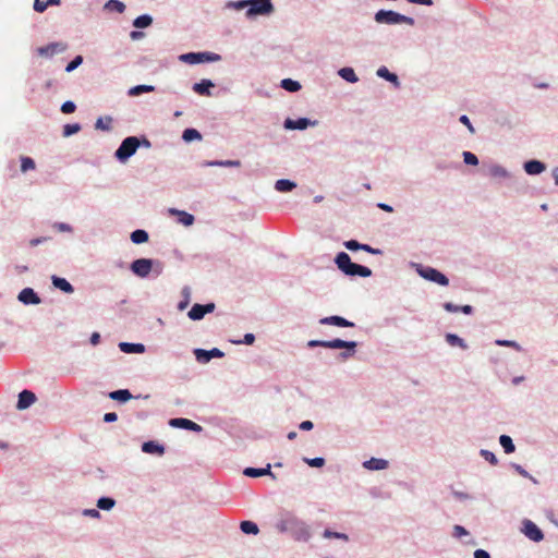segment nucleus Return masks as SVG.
I'll return each instance as SVG.
<instances>
[{
  "mask_svg": "<svg viewBox=\"0 0 558 558\" xmlns=\"http://www.w3.org/2000/svg\"><path fill=\"white\" fill-rule=\"evenodd\" d=\"M276 529L280 533H289L299 542H307L312 536L311 529L306 522L288 510L280 511Z\"/></svg>",
  "mask_w": 558,
  "mask_h": 558,
  "instance_id": "nucleus-1",
  "label": "nucleus"
},
{
  "mask_svg": "<svg viewBox=\"0 0 558 558\" xmlns=\"http://www.w3.org/2000/svg\"><path fill=\"white\" fill-rule=\"evenodd\" d=\"M307 345L310 348L322 347L326 349H344L343 352L339 354V357L343 361L352 357L355 354V349L357 343L355 341H345L342 339H332V340H311Z\"/></svg>",
  "mask_w": 558,
  "mask_h": 558,
  "instance_id": "nucleus-2",
  "label": "nucleus"
},
{
  "mask_svg": "<svg viewBox=\"0 0 558 558\" xmlns=\"http://www.w3.org/2000/svg\"><path fill=\"white\" fill-rule=\"evenodd\" d=\"M374 20L379 24L396 25L408 24L414 26L415 20L413 17L403 15L392 10H379L375 13Z\"/></svg>",
  "mask_w": 558,
  "mask_h": 558,
  "instance_id": "nucleus-3",
  "label": "nucleus"
},
{
  "mask_svg": "<svg viewBox=\"0 0 558 558\" xmlns=\"http://www.w3.org/2000/svg\"><path fill=\"white\" fill-rule=\"evenodd\" d=\"M247 10L245 16L253 19L255 16H268L274 13L275 7L271 0H247Z\"/></svg>",
  "mask_w": 558,
  "mask_h": 558,
  "instance_id": "nucleus-4",
  "label": "nucleus"
},
{
  "mask_svg": "<svg viewBox=\"0 0 558 558\" xmlns=\"http://www.w3.org/2000/svg\"><path fill=\"white\" fill-rule=\"evenodd\" d=\"M165 268V263L159 259L142 258V279H156Z\"/></svg>",
  "mask_w": 558,
  "mask_h": 558,
  "instance_id": "nucleus-5",
  "label": "nucleus"
},
{
  "mask_svg": "<svg viewBox=\"0 0 558 558\" xmlns=\"http://www.w3.org/2000/svg\"><path fill=\"white\" fill-rule=\"evenodd\" d=\"M140 147V138L136 136L126 137L120 147L116 151V157L120 161H125L132 155H134Z\"/></svg>",
  "mask_w": 558,
  "mask_h": 558,
  "instance_id": "nucleus-6",
  "label": "nucleus"
},
{
  "mask_svg": "<svg viewBox=\"0 0 558 558\" xmlns=\"http://www.w3.org/2000/svg\"><path fill=\"white\" fill-rule=\"evenodd\" d=\"M417 272L424 279L432 282H436L439 286L446 287L449 284L448 278L442 272L433 267L420 265L417 268Z\"/></svg>",
  "mask_w": 558,
  "mask_h": 558,
  "instance_id": "nucleus-7",
  "label": "nucleus"
},
{
  "mask_svg": "<svg viewBox=\"0 0 558 558\" xmlns=\"http://www.w3.org/2000/svg\"><path fill=\"white\" fill-rule=\"evenodd\" d=\"M318 124L317 120H311L308 118H299V119H286L283 122V128L286 130H305L308 126H316Z\"/></svg>",
  "mask_w": 558,
  "mask_h": 558,
  "instance_id": "nucleus-8",
  "label": "nucleus"
},
{
  "mask_svg": "<svg viewBox=\"0 0 558 558\" xmlns=\"http://www.w3.org/2000/svg\"><path fill=\"white\" fill-rule=\"evenodd\" d=\"M66 50V45L63 43H50L46 46L37 48V54L44 58H50L57 53H61Z\"/></svg>",
  "mask_w": 558,
  "mask_h": 558,
  "instance_id": "nucleus-9",
  "label": "nucleus"
},
{
  "mask_svg": "<svg viewBox=\"0 0 558 558\" xmlns=\"http://www.w3.org/2000/svg\"><path fill=\"white\" fill-rule=\"evenodd\" d=\"M169 424L172 427L183 428V429H187V430H193V432H196V433H199V432L203 430V427L201 425L196 424L195 422H193V421H191L189 418H184V417L171 418L169 421Z\"/></svg>",
  "mask_w": 558,
  "mask_h": 558,
  "instance_id": "nucleus-10",
  "label": "nucleus"
},
{
  "mask_svg": "<svg viewBox=\"0 0 558 558\" xmlns=\"http://www.w3.org/2000/svg\"><path fill=\"white\" fill-rule=\"evenodd\" d=\"M523 525H524L523 533L530 539H532L534 542H539L544 538V534H543L542 530L532 521L525 520L523 522Z\"/></svg>",
  "mask_w": 558,
  "mask_h": 558,
  "instance_id": "nucleus-11",
  "label": "nucleus"
},
{
  "mask_svg": "<svg viewBox=\"0 0 558 558\" xmlns=\"http://www.w3.org/2000/svg\"><path fill=\"white\" fill-rule=\"evenodd\" d=\"M485 174L492 178L509 179L511 175L502 166L498 163L484 165Z\"/></svg>",
  "mask_w": 558,
  "mask_h": 558,
  "instance_id": "nucleus-12",
  "label": "nucleus"
},
{
  "mask_svg": "<svg viewBox=\"0 0 558 558\" xmlns=\"http://www.w3.org/2000/svg\"><path fill=\"white\" fill-rule=\"evenodd\" d=\"M36 399L37 398L33 391L25 389L19 393L16 409L25 410V409L29 408L33 403H35Z\"/></svg>",
  "mask_w": 558,
  "mask_h": 558,
  "instance_id": "nucleus-13",
  "label": "nucleus"
},
{
  "mask_svg": "<svg viewBox=\"0 0 558 558\" xmlns=\"http://www.w3.org/2000/svg\"><path fill=\"white\" fill-rule=\"evenodd\" d=\"M142 451L148 454L161 457L165 453V446L158 441L149 440L142 444Z\"/></svg>",
  "mask_w": 558,
  "mask_h": 558,
  "instance_id": "nucleus-14",
  "label": "nucleus"
},
{
  "mask_svg": "<svg viewBox=\"0 0 558 558\" xmlns=\"http://www.w3.org/2000/svg\"><path fill=\"white\" fill-rule=\"evenodd\" d=\"M345 275L349 277L359 276V277L367 278V277L372 276V270L366 266L355 264L352 262V264L350 265V268L348 269Z\"/></svg>",
  "mask_w": 558,
  "mask_h": 558,
  "instance_id": "nucleus-15",
  "label": "nucleus"
},
{
  "mask_svg": "<svg viewBox=\"0 0 558 558\" xmlns=\"http://www.w3.org/2000/svg\"><path fill=\"white\" fill-rule=\"evenodd\" d=\"M319 323L322 325H332V326H338V327H353L354 326V323H352L341 316H337V315L324 317L319 320Z\"/></svg>",
  "mask_w": 558,
  "mask_h": 558,
  "instance_id": "nucleus-16",
  "label": "nucleus"
},
{
  "mask_svg": "<svg viewBox=\"0 0 558 558\" xmlns=\"http://www.w3.org/2000/svg\"><path fill=\"white\" fill-rule=\"evenodd\" d=\"M19 300L24 304H39L40 299L32 288L23 289L19 294Z\"/></svg>",
  "mask_w": 558,
  "mask_h": 558,
  "instance_id": "nucleus-17",
  "label": "nucleus"
},
{
  "mask_svg": "<svg viewBox=\"0 0 558 558\" xmlns=\"http://www.w3.org/2000/svg\"><path fill=\"white\" fill-rule=\"evenodd\" d=\"M546 169V166L544 162L538 160H529L524 162V170L530 175H536L542 173Z\"/></svg>",
  "mask_w": 558,
  "mask_h": 558,
  "instance_id": "nucleus-18",
  "label": "nucleus"
},
{
  "mask_svg": "<svg viewBox=\"0 0 558 558\" xmlns=\"http://www.w3.org/2000/svg\"><path fill=\"white\" fill-rule=\"evenodd\" d=\"M389 465L388 461L385 459L371 458L363 462V466L367 470L372 471H380L387 469Z\"/></svg>",
  "mask_w": 558,
  "mask_h": 558,
  "instance_id": "nucleus-19",
  "label": "nucleus"
},
{
  "mask_svg": "<svg viewBox=\"0 0 558 558\" xmlns=\"http://www.w3.org/2000/svg\"><path fill=\"white\" fill-rule=\"evenodd\" d=\"M214 87V83L210 80H202L193 85V90L202 96H211L210 88Z\"/></svg>",
  "mask_w": 558,
  "mask_h": 558,
  "instance_id": "nucleus-20",
  "label": "nucleus"
},
{
  "mask_svg": "<svg viewBox=\"0 0 558 558\" xmlns=\"http://www.w3.org/2000/svg\"><path fill=\"white\" fill-rule=\"evenodd\" d=\"M335 263L337 267L345 275V272L350 268V265L352 264V260L348 253L340 252L337 254Z\"/></svg>",
  "mask_w": 558,
  "mask_h": 558,
  "instance_id": "nucleus-21",
  "label": "nucleus"
},
{
  "mask_svg": "<svg viewBox=\"0 0 558 558\" xmlns=\"http://www.w3.org/2000/svg\"><path fill=\"white\" fill-rule=\"evenodd\" d=\"M335 263L337 267L345 275V272L350 268V265L352 264V260L348 253L340 252L337 254Z\"/></svg>",
  "mask_w": 558,
  "mask_h": 558,
  "instance_id": "nucleus-22",
  "label": "nucleus"
},
{
  "mask_svg": "<svg viewBox=\"0 0 558 558\" xmlns=\"http://www.w3.org/2000/svg\"><path fill=\"white\" fill-rule=\"evenodd\" d=\"M202 167H226V168H238L241 166L240 160H211L203 161Z\"/></svg>",
  "mask_w": 558,
  "mask_h": 558,
  "instance_id": "nucleus-23",
  "label": "nucleus"
},
{
  "mask_svg": "<svg viewBox=\"0 0 558 558\" xmlns=\"http://www.w3.org/2000/svg\"><path fill=\"white\" fill-rule=\"evenodd\" d=\"M169 211L171 215L177 216L178 222L183 226L189 227V226L193 225V222H194V216L186 211L174 209V208L170 209Z\"/></svg>",
  "mask_w": 558,
  "mask_h": 558,
  "instance_id": "nucleus-24",
  "label": "nucleus"
},
{
  "mask_svg": "<svg viewBox=\"0 0 558 558\" xmlns=\"http://www.w3.org/2000/svg\"><path fill=\"white\" fill-rule=\"evenodd\" d=\"M377 76L392 83L396 87L400 86V82L398 76L395 73H391L386 66H380L377 72Z\"/></svg>",
  "mask_w": 558,
  "mask_h": 558,
  "instance_id": "nucleus-25",
  "label": "nucleus"
},
{
  "mask_svg": "<svg viewBox=\"0 0 558 558\" xmlns=\"http://www.w3.org/2000/svg\"><path fill=\"white\" fill-rule=\"evenodd\" d=\"M52 284L65 293H72L74 291L72 284L64 278L52 276Z\"/></svg>",
  "mask_w": 558,
  "mask_h": 558,
  "instance_id": "nucleus-26",
  "label": "nucleus"
},
{
  "mask_svg": "<svg viewBox=\"0 0 558 558\" xmlns=\"http://www.w3.org/2000/svg\"><path fill=\"white\" fill-rule=\"evenodd\" d=\"M244 474L250 477H259L263 475H270L274 477V474L270 471V465L268 464L266 468H246L244 470Z\"/></svg>",
  "mask_w": 558,
  "mask_h": 558,
  "instance_id": "nucleus-27",
  "label": "nucleus"
},
{
  "mask_svg": "<svg viewBox=\"0 0 558 558\" xmlns=\"http://www.w3.org/2000/svg\"><path fill=\"white\" fill-rule=\"evenodd\" d=\"M109 398L118 402H128L133 399L132 393L128 389H120L109 393Z\"/></svg>",
  "mask_w": 558,
  "mask_h": 558,
  "instance_id": "nucleus-28",
  "label": "nucleus"
},
{
  "mask_svg": "<svg viewBox=\"0 0 558 558\" xmlns=\"http://www.w3.org/2000/svg\"><path fill=\"white\" fill-rule=\"evenodd\" d=\"M202 52H187L183 53L179 57V59L187 64H198L203 63Z\"/></svg>",
  "mask_w": 558,
  "mask_h": 558,
  "instance_id": "nucleus-29",
  "label": "nucleus"
},
{
  "mask_svg": "<svg viewBox=\"0 0 558 558\" xmlns=\"http://www.w3.org/2000/svg\"><path fill=\"white\" fill-rule=\"evenodd\" d=\"M338 75L349 83H356L359 81V77L355 74L354 70L350 66L341 68L338 71Z\"/></svg>",
  "mask_w": 558,
  "mask_h": 558,
  "instance_id": "nucleus-30",
  "label": "nucleus"
},
{
  "mask_svg": "<svg viewBox=\"0 0 558 558\" xmlns=\"http://www.w3.org/2000/svg\"><path fill=\"white\" fill-rule=\"evenodd\" d=\"M446 341L451 347H459L462 350H466L468 349L466 342L461 337H459L456 333H447L446 335Z\"/></svg>",
  "mask_w": 558,
  "mask_h": 558,
  "instance_id": "nucleus-31",
  "label": "nucleus"
},
{
  "mask_svg": "<svg viewBox=\"0 0 558 558\" xmlns=\"http://www.w3.org/2000/svg\"><path fill=\"white\" fill-rule=\"evenodd\" d=\"M296 187V184L293 181L287 180V179H280L277 180L275 183V189L278 192H291L293 189Z\"/></svg>",
  "mask_w": 558,
  "mask_h": 558,
  "instance_id": "nucleus-32",
  "label": "nucleus"
},
{
  "mask_svg": "<svg viewBox=\"0 0 558 558\" xmlns=\"http://www.w3.org/2000/svg\"><path fill=\"white\" fill-rule=\"evenodd\" d=\"M280 86L290 93H295L301 89V84L298 81H294L292 78H283L280 83Z\"/></svg>",
  "mask_w": 558,
  "mask_h": 558,
  "instance_id": "nucleus-33",
  "label": "nucleus"
},
{
  "mask_svg": "<svg viewBox=\"0 0 558 558\" xmlns=\"http://www.w3.org/2000/svg\"><path fill=\"white\" fill-rule=\"evenodd\" d=\"M181 295H182V300L179 302L178 304V310L179 311H184L190 302H191V289L190 287L185 286L182 288V291H181Z\"/></svg>",
  "mask_w": 558,
  "mask_h": 558,
  "instance_id": "nucleus-34",
  "label": "nucleus"
},
{
  "mask_svg": "<svg viewBox=\"0 0 558 558\" xmlns=\"http://www.w3.org/2000/svg\"><path fill=\"white\" fill-rule=\"evenodd\" d=\"M499 444L504 448L505 452L508 454L514 452V450H515V446H514L511 437L508 435H501L499 437Z\"/></svg>",
  "mask_w": 558,
  "mask_h": 558,
  "instance_id": "nucleus-35",
  "label": "nucleus"
},
{
  "mask_svg": "<svg viewBox=\"0 0 558 558\" xmlns=\"http://www.w3.org/2000/svg\"><path fill=\"white\" fill-rule=\"evenodd\" d=\"M240 529L244 534L256 535L259 532L257 524L253 521H242L240 523Z\"/></svg>",
  "mask_w": 558,
  "mask_h": 558,
  "instance_id": "nucleus-36",
  "label": "nucleus"
},
{
  "mask_svg": "<svg viewBox=\"0 0 558 558\" xmlns=\"http://www.w3.org/2000/svg\"><path fill=\"white\" fill-rule=\"evenodd\" d=\"M206 314L204 313V310L202 307V304H194L192 308L189 311L187 316L192 320H199L202 319Z\"/></svg>",
  "mask_w": 558,
  "mask_h": 558,
  "instance_id": "nucleus-37",
  "label": "nucleus"
},
{
  "mask_svg": "<svg viewBox=\"0 0 558 558\" xmlns=\"http://www.w3.org/2000/svg\"><path fill=\"white\" fill-rule=\"evenodd\" d=\"M182 138L189 143L195 140H202V134L196 129L189 128L183 131Z\"/></svg>",
  "mask_w": 558,
  "mask_h": 558,
  "instance_id": "nucleus-38",
  "label": "nucleus"
},
{
  "mask_svg": "<svg viewBox=\"0 0 558 558\" xmlns=\"http://www.w3.org/2000/svg\"><path fill=\"white\" fill-rule=\"evenodd\" d=\"M105 10L107 11H116L118 13H122L125 9V5L123 2L119 1V0H109L105 7H104Z\"/></svg>",
  "mask_w": 558,
  "mask_h": 558,
  "instance_id": "nucleus-39",
  "label": "nucleus"
},
{
  "mask_svg": "<svg viewBox=\"0 0 558 558\" xmlns=\"http://www.w3.org/2000/svg\"><path fill=\"white\" fill-rule=\"evenodd\" d=\"M194 355H195L196 361L201 364H206L211 360L209 350L195 349Z\"/></svg>",
  "mask_w": 558,
  "mask_h": 558,
  "instance_id": "nucleus-40",
  "label": "nucleus"
},
{
  "mask_svg": "<svg viewBox=\"0 0 558 558\" xmlns=\"http://www.w3.org/2000/svg\"><path fill=\"white\" fill-rule=\"evenodd\" d=\"M35 168H36V163L34 161V159H32L31 157H27V156L21 157V171L22 172H27L29 170H34Z\"/></svg>",
  "mask_w": 558,
  "mask_h": 558,
  "instance_id": "nucleus-41",
  "label": "nucleus"
},
{
  "mask_svg": "<svg viewBox=\"0 0 558 558\" xmlns=\"http://www.w3.org/2000/svg\"><path fill=\"white\" fill-rule=\"evenodd\" d=\"M495 344H497L499 347L511 348V349H514L518 352L523 351L522 347L517 341H513V340L497 339V340H495Z\"/></svg>",
  "mask_w": 558,
  "mask_h": 558,
  "instance_id": "nucleus-42",
  "label": "nucleus"
},
{
  "mask_svg": "<svg viewBox=\"0 0 558 558\" xmlns=\"http://www.w3.org/2000/svg\"><path fill=\"white\" fill-rule=\"evenodd\" d=\"M119 348L124 353H140V343L120 342Z\"/></svg>",
  "mask_w": 558,
  "mask_h": 558,
  "instance_id": "nucleus-43",
  "label": "nucleus"
},
{
  "mask_svg": "<svg viewBox=\"0 0 558 558\" xmlns=\"http://www.w3.org/2000/svg\"><path fill=\"white\" fill-rule=\"evenodd\" d=\"M116 501L112 498L109 497H101L97 501V507L102 510H110L113 508Z\"/></svg>",
  "mask_w": 558,
  "mask_h": 558,
  "instance_id": "nucleus-44",
  "label": "nucleus"
},
{
  "mask_svg": "<svg viewBox=\"0 0 558 558\" xmlns=\"http://www.w3.org/2000/svg\"><path fill=\"white\" fill-rule=\"evenodd\" d=\"M112 119L110 117L99 118L96 122V128L108 131L111 129Z\"/></svg>",
  "mask_w": 558,
  "mask_h": 558,
  "instance_id": "nucleus-45",
  "label": "nucleus"
},
{
  "mask_svg": "<svg viewBox=\"0 0 558 558\" xmlns=\"http://www.w3.org/2000/svg\"><path fill=\"white\" fill-rule=\"evenodd\" d=\"M323 535H324V537H326V538H339V539H343V541H345V542L349 539V537H348V535H347V534H344V533H339V532H332V531H331V530H329V529H326V530L324 531V534H323Z\"/></svg>",
  "mask_w": 558,
  "mask_h": 558,
  "instance_id": "nucleus-46",
  "label": "nucleus"
},
{
  "mask_svg": "<svg viewBox=\"0 0 558 558\" xmlns=\"http://www.w3.org/2000/svg\"><path fill=\"white\" fill-rule=\"evenodd\" d=\"M481 457H483L486 461H488L492 465H496L498 463V460L496 456L486 449H482L480 452Z\"/></svg>",
  "mask_w": 558,
  "mask_h": 558,
  "instance_id": "nucleus-47",
  "label": "nucleus"
},
{
  "mask_svg": "<svg viewBox=\"0 0 558 558\" xmlns=\"http://www.w3.org/2000/svg\"><path fill=\"white\" fill-rule=\"evenodd\" d=\"M463 160L466 165L470 166L478 165V158L471 151H463Z\"/></svg>",
  "mask_w": 558,
  "mask_h": 558,
  "instance_id": "nucleus-48",
  "label": "nucleus"
},
{
  "mask_svg": "<svg viewBox=\"0 0 558 558\" xmlns=\"http://www.w3.org/2000/svg\"><path fill=\"white\" fill-rule=\"evenodd\" d=\"M248 2L247 0H238V1H229L227 3L228 9H234V10H242L247 7Z\"/></svg>",
  "mask_w": 558,
  "mask_h": 558,
  "instance_id": "nucleus-49",
  "label": "nucleus"
},
{
  "mask_svg": "<svg viewBox=\"0 0 558 558\" xmlns=\"http://www.w3.org/2000/svg\"><path fill=\"white\" fill-rule=\"evenodd\" d=\"M202 54L203 62H217L221 60V56L215 52L205 51Z\"/></svg>",
  "mask_w": 558,
  "mask_h": 558,
  "instance_id": "nucleus-50",
  "label": "nucleus"
},
{
  "mask_svg": "<svg viewBox=\"0 0 558 558\" xmlns=\"http://www.w3.org/2000/svg\"><path fill=\"white\" fill-rule=\"evenodd\" d=\"M80 130H81V126L77 123L65 124L63 128V135L64 136L73 135V134L77 133Z\"/></svg>",
  "mask_w": 558,
  "mask_h": 558,
  "instance_id": "nucleus-51",
  "label": "nucleus"
},
{
  "mask_svg": "<svg viewBox=\"0 0 558 558\" xmlns=\"http://www.w3.org/2000/svg\"><path fill=\"white\" fill-rule=\"evenodd\" d=\"M304 462L313 468H322L323 465H325V459L320 457L313 459L305 458Z\"/></svg>",
  "mask_w": 558,
  "mask_h": 558,
  "instance_id": "nucleus-52",
  "label": "nucleus"
},
{
  "mask_svg": "<svg viewBox=\"0 0 558 558\" xmlns=\"http://www.w3.org/2000/svg\"><path fill=\"white\" fill-rule=\"evenodd\" d=\"M83 62V58L81 56L75 57L65 68L66 72H72Z\"/></svg>",
  "mask_w": 558,
  "mask_h": 558,
  "instance_id": "nucleus-53",
  "label": "nucleus"
},
{
  "mask_svg": "<svg viewBox=\"0 0 558 558\" xmlns=\"http://www.w3.org/2000/svg\"><path fill=\"white\" fill-rule=\"evenodd\" d=\"M468 534H469V532L462 525L456 524L453 526V531H452L453 537L460 538L461 536L468 535Z\"/></svg>",
  "mask_w": 558,
  "mask_h": 558,
  "instance_id": "nucleus-54",
  "label": "nucleus"
},
{
  "mask_svg": "<svg viewBox=\"0 0 558 558\" xmlns=\"http://www.w3.org/2000/svg\"><path fill=\"white\" fill-rule=\"evenodd\" d=\"M75 109H76L75 104H74L73 101H70V100H69V101L63 102V104H62V106H61V111H62L63 113H66V114H68V113H72V112H74V111H75Z\"/></svg>",
  "mask_w": 558,
  "mask_h": 558,
  "instance_id": "nucleus-55",
  "label": "nucleus"
},
{
  "mask_svg": "<svg viewBox=\"0 0 558 558\" xmlns=\"http://www.w3.org/2000/svg\"><path fill=\"white\" fill-rule=\"evenodd\" d=\"M255 341V336L253 333H245L244 335V338L243 340H239V341H233V343H236V344H247V345H252Z\"/></svg>",
  "mask_w": 558,
  "mask_h": 558,
  "instance_id": "nucleus-56",
  "label": "nucleus"
},
{
  "mask_svg": "<svg viewBox=\"0 0 558 558\" xmlns=\"http://www.w3.org/2000/svg\"><path fill=\"white\" fill-rule=\"evenodd\" d=\"M344 246L350 251H357L360 247H362V244L356 240H349L344 242Z\"/></svg>",
  "mask_w": 558,
  "mask_h": 558,
  "instance_id": "nucleus-57",
  "label": "nucleus"
},
{
  "mask_svg": "<svg viewBox=\"0 0 558 558\" xmlns=\"http://www.w3.org/2000/svg\"><path fill=\"white\" fill-rule=\"evenodd\" d=\"M47 8H48V5L46 4V1H41V0L34 1V10L36 12L43 13L44 11H46Z\"/></svg>",
  "mask_w": 558,
  "mask_h": 558,
  "instance_id": "nucleus-58",
  "label": "nucleus"
},
{
  "mask_svg": "<svg viewBox=\"0 0 558 558\" xmlns=\"http://www.w3.org/2000/svg\"><path fill=\"white\" fill-rule=\"evenodd\" d=\"M442 307L449 312V313H458L460 312V306L458 305H454L453 303L451 302H446L444 303Z\"/></svg>",
  "mask_w": 558,
  "mask_h": 558,
  "instance_id": "nucleus-59",
  "label": "nucleus"
},
{
  "mask_svg": "<svg viewBox=\"0 0 558 558\" xmlns=\"http://www.w3.org/2000/svg\"><path fill=\"white\" fill-rule=\"evenodd\" d=\"M459 121L464 124L472 133H474V128L469 119L468 116L465 114H462L460 118H459Z\"/></svg>",
  "mask_w": 558,
  "mask_h": 558,
  "instance_id": "nucleus-60",
  "label": "nucleus"
},
{
  "mask_svg": "<svg viewBox=\"0 0 558 558\" xmlns=\"http://www.w3.org/2000/svg\"><path fill=\"white\" fill-rule=\"evenodd\" d=\"M153 17L148 14H142V29L150 26Z\"/></svg>",
  "mask_w": 558,
  "mask_h": 558,
  "instance_id": "nucleus-61",
  "label": "nucleus"
},
{
  "mask_svg": "<svg viewBox=\"0 0 558 558\" xmlns=\"http://www.w3.org/2000/svg\"><path fill=\"white\" fill-rule=\"evenodd\" d=\"M360 250L362 251H365L367 253H371V254H381V251L378 250V248H373L372 246H369L368 244H362V247H360Z\"/></svg>",
  "mask_w": 558,
  "mask_h": 558,
  "instance_id": "nucleus-62",
  "label": "nucleus"
},
{
  "mask_svg": "<svg viewBox=\"0 0 558 558\" xmlns=\"http://www.w3.org/2000/svg\"><path fill=\"white\" fill-rule=\"evenodd\" d=\"M209 354H210L211 359H215V357L220 359V357L225 356V353L217 348L209 350Z\"/></svg>",
  "mask_w": 558,
  "mask_h": 558,
  "instance_id": "nucleus-63",
  "label": "nucleus"
},
{
  "mask_svg": "<svg viewBox=\"0 0 558 558\" xmlns=\"http://www.w3.org/2000/svg\"><path fill=\"white\" fill-rule=\"evenodd\" d=\"M474 558H490V555L484 549H476L474 551Z\"/></svg>",
  "mask_w": 558,
  "mask_h": 558,
  "instance_id": "nucleus-64",
  "label": "nucleus"
}]
</instances>
